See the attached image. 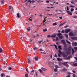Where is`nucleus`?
I'll return each instance as SVG.
<instances>
[{
    "label": "nucleus",
    "instance_id": "24",
    "mask_svg": "<svg viewBox=\"0 0 77 77\" xmlns=\"http://www.w3.org/2000/svg\"><path fill=\"white\" fill-rule=\"evenodd\" d=\"M35 60H38V58L37 57H35Z\"/></svg>",
    "mask_w": 77,
    "mask_h": 77
},
{
    "label": "nucleus",
    "instance_id": "56",
    "mask_svg": "<svg viewBox=\"0 0 77 77\" xmlns=\"http://www.w3.org/2000/svg\"><path fill=\"white\" fill-rule=\"evenodd\" d=\"M45 21H46V20H45V18L44 19V20L43 21V22H45Z\"/></svg>",
    "mask_w": 77,
    "mask_h": 77
},
{
    "label": "nucleus",
    "instance_id": "43",
    "mask_svg": "<svg viewBox=\"0 0 77 77\" xmlns=\"http://www.w3.org/2000/svg\"><path fill=\"white\" fill-rule=\"evenodd\" d=\"M38 71H39V72H42V70H41V69H39Z\"/></svg>",
    "mask_w": 77,
    "mask_h": 77
},
{
    "label": "nucleus",
    "instance_id": "14",
    "mask_svg": "<svg viewBox=\"0 0 77 77\" xmlns=\"http://www.w3.org/2000/svg\"><path fill=\"white\" fill-rule=\"evenodd\" d=\"M72 39H75L76 40H77V37H74L72 38Z\"/></svg>",
    "mask_w": 77,
    "mask_h": 77
},
{
    "label": "nucleus",
    "instance_id": "35",
    "mask_svg": "<svg viewBox=\"0 0 77 77\" xmlns=\"http://www.w3.org/2000/svg\"><path fill=\"white\" fill-rule=\"evenodd\" d=\"M54 45V46L55 47L56 49H57V46L56 45Z\"/></svg>",
    "mask_w": 77,
    "mask_h": 77
},
{
    "label": "nucleus",
    "instance_id": "48",
    "mask_svg": "<svg viewBox=\"0 0 77 77\" xmlns=\"http://www.w3.org/2000/svg\"><path fill=\"white\" fill-rule=\"evenodd\" d=\"M67 11H69V7H67Z\"/></svg>",
    "mask_w": 77,
    "mask_h": 77
},
{
    "label": "nucleus",
    "instance_id": "58",
    "mask_svg": "<svg viewBox=\"0 0 77 77\" xmlns=\"http://www.w3.org/2000/svg\"><path fill=\"white\" fill-rule=\"evenodd\" d=\"M49 15H54L53 14H48Z\"/></svg>",
    "mask_w": 77,
    "mask_h": 77
},
{
    "label": "nucleus",
    "instance_id": "8",
    "mask_svg": "<svg viewBox=\"0 0 77 77\" xmlns=\"http://www.w3.org/2000/svg\"><path fill=\"white\" fill-rule=\"evenodd\" d=\"M56 34H54V35H51V37H52V38H56Z\"/></svg>",
    "mask_w": 77,
    "mask_h": 77
},
{
    "label": "nucleus",
    "instance_id": "60",
    "mask_svg": "<svg viewBox=\"0 0 77 77\" xmlns=\"http://www.w3.org/2000/svg\"><path fill=\"white\" fill-rule=\"evenodd\" d=\"M47 3H49V1H46Z\"/></svg>",
    "mask_w": 77,
    "mask_h": 77
},
{
    "label": "nucleus",
    "instance_id": "15",
    "mask_svg": "<svg viewBox=\"0 0 77 77\" xmlns=\"http://www.w3.org/2000/svg\"><path fill=\"white\" fill-rule=\"evenodd\" d=\"M62 55L63 56V57H66V55L64 53H63L62 54Z\"/></svg>",
    "mask_w": 77,
    "mask_h": 77
},
{
    "label": "nucleus",
    "instance_id": "19",
    "mask_svg": "<svg viewBox=\"0 0 77 77\" xmlns=\"http://www.w3.org/2000/svg\"><path fill=\"white\" fill-rule=\"evenodd\" d=\"M34 76L35 77H36L38 76V74L36 72H35V74H34Z\"/></svg>",
    "mask_w": 77,
    "mask_h": 77
},
{
    "label": "nucleus",
    "instance_id": "20",
    "mask_svg": "<svg viewBox=\"0 0 77 77\" xmlns=\"http://www.w3.org/2000/svg\"><path fill=\"white\" fill-rule=\"evenodd\" d=\"M66 42L67 43V44H71V43L69 41H68V40H66Z\"/></svg>",
    "mask_w": 77,
    "mask_h": 77
},
{
    "label": "nucleus",
    "instance_id": "41",
    "mask_svg": "<svg viewBox=\"0 0 77 77\" xmlns=\"http://www.w3.org/2000/svg\"><path fill=\"white\" fill-rule=\"evenodd\" d=\"M74 49L75 50H77V47H75L74 48Z\"/></svg>",
    "mask_w": 77,
    "mask_h": 77
},
{
    "label": "nucleus",
    "instance_id": "42",
    "mask_svg": "<svg viewBox=\"0 0 77 77\" xmlns=\"http://www.w3.org/2000/svg\"><path fill=\"white\" fill-rule=\"evenodd\" d=\"M69 27V26L68 25L66 26H64V28H66L67 27Z\"/></svg>",
    "mask_w": 77,
    "mask_h": 77
},
{
    "label": "nucleus",
    "instance_id": "63",
    "mask_svg": "<svg viewBox=\"0 0 77 77\" xmlns=\"http://www.w3.org/2000/svg\"><path fill=\"white\" fill-rule=\"evenodd\" d=\"M54 3H55L56 4H58V2H54Z\"/></svg>",
    "mask_w": 77,
    "mask_h": 77
},
{
    "label": "nucleus",
    "instance_id": "46",
    "mask_svg": "<svg viewBox=\"0 0 77 77\" xmlns=\"http://www.w3.org/2000/svg\"><path fill=\"white\" fill-rule=\"evenodd\" d=\"M59 40V38H58V37H57L56 38V41H58Z\"/></svg>",
    "mask_w": 77,
    "mask_h": 77
},
{
    "label": "nucleus",
    "instance_id": "54",
    "mask_svg": "<svg viewBox=\"0 0 77 77\" xmlns=\"http://www.w3.org/2000/svg\"><path fill=\"white\" fill-rule=\"evenodd\" d=\"M73 77H75V75L74 74H73Z\"/></svg>",
    "mask_w": 77,
    "mask_h": 77
},
{
    "label": "nucleus",
    "instance_id": "6",
    "mask_svg": "<svg viewBox=\"0 0 77 77\" xmlns=\"http://www.w3.org/2000/svg\"><path fill=\"white\" fill-rule=\"evenodd\" d=\"M69 36H74V34L72 32H70L69 33Z\"/></svg>",
    "mask_w": 77,
    "mask_h": 77
},
{
    "label": "nucleus",
    "instance_id": "40",
    "mask_svg": "<svg viewBox=\"0 0 77 77\" xmlns=\"http://www.w3.org/2000/svg\"><path fill=\"white\" fill-rule=\"evenodd\" d=\"M64 32H65L64 30L63 29L61 31V33H64Z\"/></svg>",
    "mask_w": 77,
    "mask_h": 77
},
{
    "label": "nucleus",
    "instance_id": "33",
    "mask_svg": "<svg viewBox=\"0 0 77 77\" xmlns=\"http://www.w3.org/2000/svg\"><path fill=\"white\" fill-rule=\"evenodd\" d=\"M43 32H47V29H43Z\"/></svg>",
    "mask_w": 77,
    "mask_h": 77
},
{
    "label": "nucleus",
    "instance_id": "30",
    "mask_svg": "<svg viewBox=\"0 0 77 77\" xmlns=\"http://www.w3.org/2000/svg\"><path fill=\"white\" fill-rule=\"evenodd\" d=\"M73 65H74V66H77V63H73Z\"/></svg>",
    "mask_w": 77,
    "mask_h": 77
},
{
    "label": "nucleus",
    "instance_id": "18",
    "mask_svg": "<svg viewBox=\"0 0 77 77\" xmlns=\"http://www.w3.org/2000/svg\"><path fill=\"white\" fill-rule=\"evenodd\" d=\"M58 48H59L60 50H62V47L60 46V45H58Z\"/></svg>",
    "mask_w": 77,
    "mask_h": 77
},
{
    "label": "nucleus",
    "instance_id": "16",
    "mask_svg": "<svg viewBox=\"0 0 77 77\" xmlns=\"http://www.w3.org/2000/svg\"><path fill=\"white\" fill-rule=\"evenodd\" d=\"M28 63H31V61L30 59L28 58Z\"/></svg>",
    "mask_w": 77,
    "mask_h": 77
},
{
    "label": "nucleus",
    "instance_id": "36",
    "mask_svg": "<svg viewBox=\"0 0 77 77\" xmlns=\"http://www.w3.org/2000/svg\"><path fill=\"white\" fill-rule=\"evenodd\" d=\"M73 18H77V16H74L73 17Z\"/></svg>",
    "mask_w": 77,
    "mask_h": 77
},
{
    "label": "nucleus",
    "instance_id": "31",
    "mask_svg": "<svg viewBox=\"0 0 77 77\" xmlns=\"http://www.w3.org/2000/svg\"><path fill=\"white\" fill-rule=\"evenodd\" d=\"M74 9L72 8H71L70 10L71 11V12H72V11H74Z\"/></svg>",
    "mask_w": 77,
    "mask_h": 77
},
{
    "label": "nucleus",
    "instance_id": "25",
    "mask_svg": "<svg viewBox=\"0 0 77 77\" xmlns=\"http://www.w3.org/2000/svg\"><path fill=\"white\" fill-rule=\"evenodd\" d=\"M58 51L60 53V54H62V52L61 51H60V49H59L58 50Z\"/></svg>",
    "mask_w": 77,
    "mask_h": 77
},
{
    "label": "nucleus",
    "instance_id": "29",
    "mask_svg": "<svg viewBox=\"0 0 77 77\" xmlns=\"http://www.w3.org/2000/svg\"><path fill=\"white\" fill-rule=\"evenodd\" d=\"M70 8H75V6L72 5H70L69 7Z\"/></svg>",
    "mask_w": 77,
    "mask_h": 77
},
{
    "label": "nucleus",
    "instance_id": "39",
    "mask_svg": "<svg viewBox=\"0 0 77 77\" xmlns=\"http://www.w3.org/2000/svg\"><path fill=\"white\" fill-rule=\"evenodd\" d=\"M57 71V69H54V71L55 72H56Z\"/></svg>",
    "mask_w": 77,
    "mask_h": 77
},
{
    "label": "nucleus",
    "instance_id": "11",
    "mask_svg": "<svg viewBox=\"0 0 77 77\" xmlns=\"http://www.w3.org/2000/svg\"><path fill=\"white\" fill-rule=\"evenodd\" d=\"M35 1L33 0H31L29 1V2L30 3H35Z\"/></svg>",
    "mask_w": 77,
    "mask_h": 77
},
{
    "label": "nucleus",
    "instance_id": "55",
    "mask_svg": "<svg viewBox=\"0 0 77 77\" xmlns=\"http://www.w3.org/2000/svg\"><path fill=\"white\" fill-rule=\"evenodd\" d=\"M59 65H61V63H59Z\"/></svg>",
    "mask_w": 77,
    "mask_h": 77
},
{
    "label": "nucleus",
    "instance_id": "51",
    "mask_svg": "<svg viewBox=\"0 0 77 77\" xmlns=\"http://www.w3.org/2000/svg\"><path fill=\"white\" fill-rule=\"evenodd\" d=\"M27 30H28V31H29V30H30V27H29V28H27Z\"/></svg>",
    "mask_w": 77,
    "mask_h": 77
},
{
    "label": "nucleus",
    "instance_id": "26",
    "mask_svg": "<svg viewBox=\"0 0 77 77\" xmlns=\"http://www.w3.org/2000/svg\"><path fill=\"white\" fill-rule=\"evenodd\" d=\"M71 57H71V56H69L67 58V59H70V58H71Z\"/></svg>",
    "mask_w": 77,
    "mask_h": 77
},
{
    "label": "nucleus",
    "instance_id": "62",
    "mask_svg": "<svg viewBox=\"0 0 77 77\" xmlns=\"http://www.w3.org/2000/svg\"><path fill=\"white\" fill-rule=\"evenodd\" d=\"M66 5H69V3H66Z\"/></svg>",
    "mask_w": 77,
    "mask_h": 77
},
{
    "label": "nucleus",
    "instance_id": "53",
    "mask_svg": "<svg viewBox=\"0 0 77 77\" xmlns=\"http://www.w3.org/2000/svg\"><path fill=\"white\" fill-rule=\"evenodd\" d=\"M59 18L60 19H62V17H59Z\"/></svg>",
    "mask_w": 77,
    "mask_h": 77
},
{
    "label": "nucleus",
    "instance_id": "28",
    "mask_svg": "<svg viewBox=\"0 0 77 77\" xmlns=\"http://www.w3.org/2000/svg\"><path fill=\"white\" fill-rule=\"evenodd\" d=\"M57 25V23H53V26H56Z\"/></svg>",
    "mask_w": 77,
    "mask_h": 77
},
{
    "label": "nucleus",
    "instance_id": "37",
    "mask_svg": "<svg viewBox=\"0 0 77 77\" xmlns=\"http://www.w3.org/2000/svg\"><path fill=\"white\" fill-rule=\"evenodd\" d=\"M55 67L56 68H59V66L57 65H55Z\"/></svg>",
    "mask_w": 77,
    "mask_h": 77
},
{
    "label": "nucleus",
    "instance_id": "13",
    "mask_svg": "<svg viewBox=\"0 0 77 77\" xmlns=\"http://www.w3.org/2000/svg\"><path fill=\"white\" fill-rule=\"evenodd\" d=\"M8 9L9 10H11V9H13V7L12 6H9L8 7Z\"/></svg>",
    "mask_w": 77,
    "mask_h": 77
},
{
    "label": "nucleus",
    "instance_id": "45",
    "mask_svg": "<svg viewBox=\"0 0 77 77\" xmlns=\"http://www.w3.org/2000/svg\"><path fill=\"white\" fill-rule=\"evenodd\" d=\"M3 76H4V73H2V74H1V76H2V77H3Z\"/></svg>",
    "mask_w": 77,
    "mask_h": 77
},
{
    "label": "nucleus",
    "instance_id": "47",
    "mask_svg": "<svg viewBox=\"0 0 77 77\" xmlns=\"http://www.w3.org/2000/svg\"><path fill=\"white\" fill-rule=\"evenodd\" d=\"M30 0H26L25 2H30Z\"/></svg>",
    "mask_w": 77,
    "mask_h": 77
},
{
    "label": "nucleus",
    "instance_id": "5",
    "mask_svg": "<svg viewBox=\"0 0 77 77\" xmlns=\"http://www.w3.org/2000/svg\"><path fill=\"white\" fill-rule=\"evenodd\" d=\"M61 42H62L63 44H64V46H65V47H66V42H65V40H62L61 41Z\"/></svg>",
    "mask_w": 77,
    "mask_h": 77
},
{
    "label": "nucleus",
    "instance_id": "27",
    "mask_svg": "<svg viewBox=\"0 0 77 77\" xmlns=\"http://www.w3.org/2000/svg\"><path fill=\"white\" fill-rule=\"evenodd\" d=\"M74 45L75 47H76V46H77V42H75L74 43Z\"/></svg>",
    "mask_w": 77,
    "mask_h": 77
},
{
    "label": "nucleus",
    "instance_id": "10",
    "mask_svg": "<svg viewBox=\"0 0 77 77\" xmlns=\"http://www.w3.org/2000/svg\"><path fill=\"white\" fill-rule=\"evenodd\" d=\"M0 3L2 4H4V0H1L0 1Z\"/></svg>",
    "mask_w": 77,
    "mask_h": 77
},
{
    "label": "nucleus",
    "instance_id": "44",
    "mask_svg": "<svg viewBox=\"0 0 77 77\" xmlns=\"http://www.w3.org/2000/svg\"><path fill=\"white\" fill-rule=\"evenodd\" d=\"M8 69L9 70H11V69H12V68L11 67H9L8 68Z\"/></svg>",
    "mask_w": 77,
    "mask_h": 77
},
{
    "label": "nucleus",
    "instance_id": "4",
    "mask_svg": "<svg viewBox=\"0 0 77 77\" xmlns=\"http://www.w3.org/2000/svg\"><path fill=\"white\" fill-rule=\"evenodd\" d=\"M62 34L59 33L57 34V36L60 39H62L63 38V37L62 36Z\"/></svg>",
    "mask_w": 77,
    "mask_h": 77
},
{
    "label": "nucleus",
    "instance_id": "1",
    "mask_svg": "<svg viewBox=\"0 0 77 77\" xmlns=\"http://www.w3.org/2000/svg\"><path fill=\"white\" fill-rule=\"evenodd\" d=\"M71 50L72 54H73L75 52L74 49L72 47L70 46L67 49V54H70L71 53Z\"/></svg>",
    "mask_w": 77,
    "mask_h": 77
},
{
    "label": "nucleus",
    "instance_id": "12",
    "mask_svg": "<svg viewBox=\"0 0 77 77\" xmlns=\"http://www.w3.org/2000/svg\"><path fill=\"white\" fill-rule=\"evenodd\" d=\"M17 17L18 18H21V15L19 14V13L17 14Z\"/></svg>",
    "mask_w": 77,
    "mask_h": 77
},
{
    "label": "nucleus",
    "instance_id": "3",
    "mask_svg": "<svg viewBox=\"0 0 77 77\" xmlns=\"http://www.w3.org/2000/svg\"><path fill=\"white\" fill-rule=\"evenodd\" d=\"M71 31V29H66L64 31L65 33H68Z\"/></svg>",
    "mask_w": 77,
    "mask_h": 77
},
{
    "label": "nucleus",
    "instance_id": "38",
    "mask_svg": "<svg viewBox=\"0 0 77 77\" xmlns=\"http://www.w3.org/2000/svg\"><path fill=\"white\" fill-rule=\"evenodd\" d=\"M51 35H47V37H48V38H50L51 37Z\"/></svg>",
    "mask_w": 77,
    "mask_h": 77
},
{
    "label": "nucleus",
    "instance_id": "21",
    "mask_svg": "<svg viewBox=\"0 0 77 77\" xmlns=\"http://www.w3.org/2000/svg\"><path fill=\"white\" fill-rule=\"evenodd\" d=\"M65 23H66L65 22H64L63 23H61V24H60L59 26H62L63 25V24H65Z\"/></svg>",
    "mask_w": 77,
    "mask_h": 77
},
{
    "label": "nucleus",
    "instance_id": "9",
    "mask_svg": "<svg viewBox=\"0 0 77 77\" xmlns=\"http://www.w3.org/2000/svg\"><path fill=\"white\" fill-rule=\"evenodd\" d=\"M70 2L71 3H72V4H75V1H70Z\"/></svg>",
    "mask_w": 77,
    "mask_h": 77
},
{
    "label": "nucleus",
    "instance_id": "61",
    "mask_svg": "<svg viewBox=\"0 0 77 77\" xmlns=\"http://www.w3.org/2000/svg\"><path fill=\"white\" fill-rule=\"evenodd\" d=\"M58 56H59V57H60V54H59V53H58Z\"/></svg>",
    "mask_w": 77,
    "mask_h": 77
},
{
    "label": "nucleus",
    "instance_id": "2",
    "mask_svg": "<svg viewBox=\"0 0 77 77\" xmlns=\"http://www.w3.org/2000/svg\"><path fill=\"white\" fill-rule=\"evenodd\" d=\"M6 36L8 37V42H10V41H11V38H10V37H11V36H10L9 35V33L8 32H6ZM9 36H10V37H9Z\"/></svg>",
    "mask_w": 77,
    "mask_h": 77
},
{
    "label": "nucleus",
    "instance_id": "22",
    "mask_svg": "<svg viewBox=\"0 0 77 77\" xmlns=\"http://www.w3.org/2000/svg\"><path fill=\"white\" fill-rule=\"evenodd\" d=\"M57 60H58V61H61V60H62V59H60L59 58H58L57 59Z\"/></svg>",
    "mask_w": 77,
    "mask_h": 77
},
{
    "label": "nucleus",
    "instance_id": "52",
    "mask_svg": "<svg viewBox=\"0 0 77 77\" xmlns=\"http://www.w3.org/2000/svg\"><path fill=\"white\" fill-rule=\"evenodd\" d=\"M54 57H57V55H56V54H55Z\"/></svg>",
    "mask_w": 77,
    "mask_h": 77
},
{
    "label": "nucleus",
    "instance_id": "23",
    "mask_svg": "<svg viewBox=\"0 0 77 77\" xmlns=\"http://www.w3.org/2000/svg\"><path fill=\"white\" fill-rule=\"evenodd\" d=\"M65 36L66 38H68V34H65Z\"/></svg>",
    "mask_w": 77,
    "mask_h": 77
},
{
    "label": "nucleus",
    "instance_id": "59",
    "mask_svg": "<svg viewBox=\"0 0 77 77\" xmlns=\"http://www.w3.org/2000/svg\"><path fill=\"white\" fill-rule=\"evenodd\" d=\"M39 50L40 51H42L43 50H42V49H39Z\"/></svg>",
    "mask_w": 77,
    "mask_h": 77
},
{
    "label": "nucleus",
    "instance_id": "32",
    "mask_svg": "<svg viewBox=\"0 0 77 77\" xmlns=\"http://www.w3.org/2000/svg\"><path fill=\"white\" fill-rule=\"evenodd\" d=\"M33 50H37V48H33Z\"/></svg>",
    "mask_w": 77,
    "mask_h": 77
},
{
    "label": "nucleus",
    "instance_id": "49",
    "mask_svg": "<svg viewBox=\"0 0 77 77\" xmlns=\"http://www.w3.org/2000/svg\"><path fill=\"white\" fill-rule=\"evenodd\" d=\"M25 77H28V75L27 74L25 75Z\"/></svg>",
    "mask_w": 77,
    "mask_h": 77
},
{
    "label": "nucleus",
    "instance_id": "50",
    "mask_svg": "<svg viewBox=\"0 0 77 77\" xmlns=\"http://www.w3.org/2000/svg\"><path fill=\"white\" fill-rule=\"evenodd\" d=\"M26 71L28 72V73H29V71H28V69H26Z\"/></svg>",
    "mask_w": 77,
    "mask_h": 77
},
{
    "label": "nucleus",
    "instance_id": "7",
    "mask_svg": "<svg viewBox=\"0 0 77 77\" xmlns=\"http://www.w3.org/2000/svg\"><path fill=\"white\" fill-rule=\"evenodd\" d=\"M66 12H67V14H69V15H72V14L71 13V12L69 11H66Z\"/></svg>",
    "mask_w": 77,
    "mask_h": 77
},
{
    "label": "nucleus",
    "instance_id": "34",
    "mask_svg": "<svg viewBox=\"0 0 77 77\" xmlns=\"http://www.w3.org/2000/svg\"><path fill=\"white\" fill-rule=\"evenodd\" d=\"M2 52V49L0 47V53Z\"/></svg>",
    "mask_w": 77,
    "mask_h": 77
},
{
    "label": "nucleus",
    "instance_id": "64",
    "mask_svg": "<svg viewBox=\"0 0 77 77\" xmlns=\"http://www.w3.org/2000/svg\"><path fill=\"white\" fill-rule=\"evenodd\" d=\"M66 77H70V76H67Z\"/></svg>",
    "mask_w": 77,
    "mask_h": 77
},
{
    "label": "nucleus",
    "instance_id": "57",
    "mask_svg": "<svg viewBox=\"0 0 77 77\" xmlns=\"http://www.w3.org/2000/svg\"><path fill=\"white\" fill-rule=\"evenodd\" d=\"M74 58L76 60H77V58H76V57H74Z\"/></svg>",
    "mask_w": 77,
    "mask_h": 77
},
{
    "label": "nucleus",
    "instance_id": "17",
    "mask_svg": "<svg viewBox=\"0 0 77 77\" xmlns=\"http://www.w3.org/2000/svg\"><path fill=\"white\" fill-rule=\"evenodd\" d=\"M41 69L43 71H46V69L43 67Z\"/></svg>",
    "mask_w": 77,
    "mask_h": 77
}]
</instances>
